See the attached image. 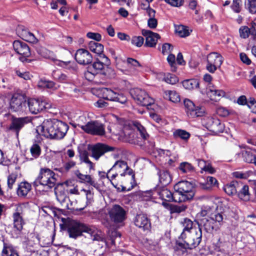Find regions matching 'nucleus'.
Instances as JSON below:
<instances>
[{
    "label": "nucleus",
    "instance_id": "obj_1",
    "mask_svg": "<svg viewBox=\"0 0 256 256\" xmlns=\"http://www.w3.org/2000/svg\"><path fill=\"white\" fill-rule=\"evenodd\" d=\"M214 210L213 206H203L198 214L202 218L198 222V229H194L190 232L181 234L180 238L184 240L188 248L191 249L195 248L200 242L202 236V228L207 232L212 233L213 231L220 230L224 225L226 219V215L222 212L214 211Z\"/></svg>",
    "mask_w": 256,
    "mask_h": 256
},
{
    "label": "nucleus",
    "instance_id": "obj_2",
    "mask_svg": "<svg viewBox=\"0 0 256 256\" xmlns=\"http://www.w3.org/2000/svg\"><path fill=\"white\" fill-rule=\"evenodd\" d=\"M68 129V126L66 123L56 119H50L44 120L42 126H38L36 131L47 138L61 139Z\"/></svg>",
    "mask_w": 256,
    "mask_h": 256
},
{
    "label": "nucleus",
    "instance_id": "obj_3",
    "mask_svg": "<svg viewBox=\"0 0 256 256\" xmlns=\"http://www.w3.org/2000/svg\"><path fill=\"white\" fill-rule=\"evenodd\" d=\"M68 232L69 236L73 238H76L80 236L82 232H86L92 236L93 240H101L102 242L105 244L102 238L96 234L94 228L88 226L76 221H72L68 224Z\"/></svg>",
    "mask_w": 256,
    "mask_h": 256
},
{
    "label": "nucleus",
    "instance_id": "obj_4",
    "mask_svg": "<svg viewBox=\"0 0 256 256\" xmlns=\"http://www.w3.org/2000/svg\"><path fill=\"white\" fill-rule=\"evenodd\" d=\"M128 173L124 174L118 173L108 176V178L110 180L112 184L118 190H130L135 184L134 174L132 170H129Z\"/></svg>",
    "mask_w": 256,
    "mask_h": 256
},
{
    "label": "nucleus",
    "instance_id": "obj_5",
    "mask_svg": "<svg viewBox=\"0 0 256 256\" xmlns=\"http://www.w3.org/2000/svg\"><path fill=\"white\" fill-rule=\"evenodd\" d=\"M56 182L54 172L49 168H42L40 170L36 182L51 188L55 186Z\"/></svg>",
    "mask_w": 256,
    "mask_h": 256
},
{
    "label": "nucleus",
    "instance_id": "obj_6",
    "mask_svg": "<svg viewBox=\"0 0 256 256\" xmlns=\"http://www.w3.org/2000/svg\"><path fill=\"white\" fill-rule=\"evenodd\" d=\"M174 190L182 196V200L178 202L191 200L194 194L193 184L188 181L179 182L174 186Z\"/></svg>",
    "mask_w": 256,
    "mask_h": 256
},
{
    "label": "nucleus",
    "instance_id": "obj_7",
    "mask_svg": "<svg viewBox=\"0 0 256 256\" xmlns=\"http://www.w3.org/2000/svg\"><path fill=\"white\" fill-rule=\"evenodd\" d=\"M28 105L30 112L32 114H37L44 110H48L52 108V104L46 100L30 98Z\"/></svg>",
    "mask_w": 256,
    "mask_h": 256
},
{
    "label": "nucleus",
    "instance_id": "obj_8",
    "mask_svg": "<svg viewBox=\"0 0 256 256\" xmlns=\"http://www.w3.org/2000/svg\"><path fill=\"white\" fill-rule=\"evenodd\" d=\"M130 94L138 104L147 106L154 103V100L144 90L134 88L132 90Z\"/></svg>",
    "mask_w": 256,
    "mask_h": 256
},
{
    "label": "nucleus",
    "instance_id": "obj_9",
    "mask_svg": "<svg viewBox=\"0 0 256 256\" xmlns=\"http://www.w3.org/2000/svg\"><path fill=\"white\" fill-rule=\"evenodd\" d=\"M26 99L24 94L15 93L13 94L10 102V108L14 112H24L26 108Z\"/></svg>",
    "mask_w": 256,
    "mask_h": 256
},
{
    "label": "nucleus",
    "instance_id": "obj_10",
    "mask_svg": "<svg viewBox=\"0 0 256 256\" xmlns=\"http://www.w3.org/2000/svg\"><path fill=\"white\" fill-rule=\"evenodd\" d=\"M184 106L187 116L190 118L202 116L205 114V109L202 107L196 106L194 102L188 99L184 100Z\"/></svg>",
    "mask_w": 256,
    "mask_h": 256
},
{
    "label": "nucleus",
    "instance_id": "obj_11",
    "mask_svg": "<svg viewBox=\"0 0 256 256\" xmlns=\"http://www.w3.org/2000/svg\"><path fill=\"white\" fill-rule=\"evenodd\" d=\"M114 148L102 143H97L90 146L88 150L91 152V156L98 160L105 153L112 152Z\"/></svg>",
    "mask_w": 256,
    "mask_h": 256
},
{
    "label": "nucleus",
    "instance_id": "obj_12",
    "mask_svg": "<svg viewBox=\"0 0 256 256\" xmlns=\"http://www.w3.org/2000/svg\"><path fill=\"white\" fill-rule=\"evenodd\" d=\"M222 58L219 54L211 52L207 56L206 70L211 73H214L217 68L222 63Z\"/></svg>",
    "mask_w": 256,
    "mask_h": 256
},
{
    "label": "nucleus",
    "instance_id": "obj_13",
    "mask_svg": "<svg viewBox=\"0 0 256 256\" xmlns=\"http://www.w3.org/2000/svg\"><path fill=\"white\" fill-rule=\"evenodd\" d=\"M84 132L92 135L102 136L105 134L104 125L98 121H90Z\"/></svg>",
    "mask_w": 256,
    "mask_h": 256
},
{
    "label": "nucleus",
    "instance_id": "obj_14",
    "mask_svg": "<svg viewBox=\"0 0 256 256\" xmlns=\"http://www.w3.org/2000/svg\"><path fill=\"white\" fill-rule=\"evenodd\" d=\"M101 92L104 98L105 99L117 102L122 104L126 102L127 98L124 95L117 94L110 89L102 88Z\"/></svg>",
    "mask_w": 256,
    "mask_h": 256
},
{
    "label": "nucleus",
    "instance_id": "obj_15",
    "mask_svg": "<svg viewBox=\"0 0 256 256\" xmlns=\"http://www.w3.org/2000/svg\"><path fill=\"white\" fill-rule=\"evenodd\" d=\"M104 61L103 60H102ZM104 62H100V60H96L92 64V66L93 70L98 74V72L108 76L112 77L114 76V70L108 66H104Z\"/></svg>",
    "mask_w": 256,
    "mask_h": 256
},
{
    "label": "nucleus",
    "instance_id": "obj_16",
    "mask_svg": "<svg viewBox=\"0 0 256 256\" xmlns=\"http://www.w3.org/2000/svg\"><path fill=\"white\" fill-rule=\"evenodd\" d=\"M126 212L119 205H114L109 211V215L112 220L115 222H120L126 218Z\"/></svg>",
    "mask_w": 256,
    "mask_h": 256
},
{
    "label": "nucleus",
    "instance_id": "obj_17",
    "mask_svg": "<svg viewBox=\"0 0 256 256\" xmlns=\"http://www.w3.org/2000/svg\"><path fill=\"white\" fill-rule=\"evenodd\" d=\"M20 209V208H18L12 215L14 230L17 234H20L25 224L22 212Z\"/></svg>",
    "mask_w": 256,
    "mask_h": 256
},
{
    "label": "nucleus",
    "instance_id": "obj_18",
    "mask_svg": "<svg viewBox=\"0 0 256 256\" xmlns=\"http://www.w3.org/2000/svg\"><path fill=\"white\" fill-rule=\"evenodd\" d=\"M75 59L78 64L86 65L92 62V56L88 50L80 48L75 54Z\"/></svg>",
    "mask_w": 256,
    "mask_h": 256
},
{
    "label": "nucleus",
    "instance_id": "obj_19",
    "mask_svg": "<svg viewBox=\"0 0 256 256\" xmlns=\"http://www.w3.org/2000/svg\"><path fill=\"white\" fill-rule=\"evenodd\" d=\"M126 68L122 69L121 71L126 74L132 75L136 74L138 68L141 67L140 62L136 60L128 58L124 62Z\"/></svg>",
    "mask_w": 256,
    "mask_h": 256
},
{
    "label": "nucleus",
    "instance_id": "obj_20",
    "mask_svg": "<svg viewBox=\"0 0 256 256\" xmlns=\"http://www.w3.org/2000/svg\"><path fill=\"white\" fill-rule=\"evenodd\" d=\"M142 34L146 37L145 45L147 46L154 47L157 43L158 40L160 38V35L150 30H142Z\"/></svg>",
    "mask_w": 256,
    "mask_h": 256
},
{
    "label": "nucleus",
    "instance_id": "obj_21",
    "mask_svg": "<svg viewBox=\"0 0 256 256\" xmlns=\"http://www.w3.org/2000/svg\"><path fill=\"white\" fill-rule=\"evenodd\" d=\"M30 122L31 118L28 116L13 118L10 126V129L16 132V135L18 136L20 130L25 124Z\"/></svg>",
    "mask_w": 256,
    "mask_h": 256
},
{
    "label": "nucleus",
    "instance_id": "obj_22",
    "mask_svg": "<svg viewBox=\"0 0 256 256\" xmlns=\"http://www.w3.org/2000/svg\"><path fill=\"white\" fill-rule=\"evenodd\" d=\"M206 95L211 100L217 102L224 97L226 93L224 90H216L214 86L210 85L206 89Z\"/></svg>",
    "mask_w": 256,
    "mask_h": 256
},
{
    "label": "nucleus",
    "instance_id": "obj_23",
    "mask_svg": "<svg viewBox=\"0 0 256 256\" xmlns=\"http://www.w3.org/2000/svg\"><path fill=\"white\" fill-rule=\"evenodd\" d=\"M13 47L16 53L24 57H28L30 55V48L25 42L15 40L13 43Z\"/></svg>",
    "mask_w": 256,
    "mask_h": 256
},
{
    "label": "nucleus",
    "instance_id": "obj_24",
    "mask_svg": "<svg viewBox=\"0 0 256 256\" xmlns=\"http://www.w3.org/2000/svg\"><path fill=\"white\" fill-rule=\"evenodd\" d=\"M256 23L252 22L250 28L246 26H242L239 29L240 38H248L250 35L252 36L254 39L256 38Z\"/></svg>",
    "mask_w": 256,
    "mask_h": 256
},
{
    "label": "nucleus",
    "instance_id": "obj_25",
    "mask_svg": "<svg viewBox=\"0 0 256 256\" xmlns=\"http://www.w3.org/2000/svg\"><path fill=\"white\" fill-rule=\"evenodd\" d=\"M88 48L92 52L98 54L100 58L103 60L106 63L108 62V58L103 54L104 46L102 44L94 41H90L88 43Z\"/></svg>",
    "mask_w": 256,
    "mask_h": 256
},
{
    "label": "nucleus",
    "instance_id": "obj_26",
    "mask_svg": "<svg viewBox=\"0 0 256 256\" xmlns=\"http://www.w3.org/2000/svg\"><path fill=\"white\" fill-rule=\"evenodd\" d=\"M74 126H78L84 131L87 127V124L90 122L89 118L85 114L78 113L74 116Z\"/></svg>",
    "mask_w": 256,
    "mask_h": 256
},
{
    "label": "nucleus",
    "instance_id": "obj_27",
    "mask_svg": "<svg viewBox=\"0 0 256 256\" xmlns=\"http://www.w3.org/2000/svg\"><path fill=\"white\" fill-rule=\"evenodd\" d=\"M135 225L142 228L144 230H148L150 228V222L147 216L144 214H139L136 216L134 220Z\"/></svg>",
    "mask_w": 256,
    "mask_h": 256
},
{
    "label": "nucleus",
    "instance_id": "obj_28",
    "mask_svg": "<svg viewBox=\"0 0 256 256\" xmlns=\"http://www.w3.org/2000/svg\"><path fill=\"white\" fill-rule=\"evenodd\" d=\"M129 170L131 169L128 168L127 163L125 161L122 160H118L114 163L112 168L110 170L107 174V176H110V172L114 170H115L120 174H124L126 173H128Z\"/></svg>",
    "mask_w": 256,
    "mask_h": 256
},
{
    "label": "nucleus",
    "instance_id": "obj_29",
    "mask_svg": "<svg viewBox=\"0 0 256 256\" xmlns=\"http://www.w3.org/2000/svg\"><path fill=\"white\" fill-rule=\"evenodd\" d=\"M52 76L55 80L62 83H70L72 81L68 76L58 70H53Z\"/></svg>",
    "mask_w": 256,
    "mask_h": 256
},
{
    "label": "nucleus",
    "instance_id": "obj_30",
    "mask_svg": "<svg viewBox=\"0 0 256 256\" xmlns=\"http://www.w3.org/2000/svg\"><path fill=\"white\" fill-rule=\"evenodd\" d=\"M240 186H242L240 182L232 181L224 186L223 190L228 195L232 196L237 194Z\"/></svg>",
    "mask_w": 256,
    "mask_h": 256
},
{
    "label": "nucleus",
    "instance_id": "obj_31",
    "mask_svg": "<svg viewBox=\"0 0 256 256\" xmlns=\"http://www.w3.org/2000/svg\"><path fill=\"white\" fill-rule=\"evenodd\" d=\"M158 194L159 195L160 198L164 200L166 202L178 201L175 199L176 194H173L172 192L167 188H162L158 190Z\"/></svg>",
    "mask_w": 256,
    "mask_h": 256
},
{
    "label": "nucleus",
    "instance_id": "obj_32",
    "mask_svg": "<svg viewBox=\"0 0 256 256\" xmlns=\"http://www.w3.org/2000/svg\"><path fill=\"white\" fill-rule=\"evenodd\" d=\"M242 186L238 188L237 192L238 196L240 198L244 200L248 201L250 199V194L249 192V188L248 186L244 184L241 182Z\"/></svg>",
    "mask_w": 256,
    "mask_h": 256
},
{
    "label": "nucleus",
    "instance_id": "obj_33",
    "mask_svg": "<svg viewBox=\"0 0 256 256\" xmlns=\"http://www.w3.org/2000/svg\"><path fill=\"white\" fill-rule=\"evenodd\" d=\"M37 52L40 55L44 58L50 60L53 62L58 61L54 54L44 47L40 46L38 48Z\"/></svg>",
    "mask_w": 256,
    "mask_h": 256
},
{
    "label": "nucleus",
    "instance_id": "obj_34",
    "mask_svg": "<svg viewBox=\"0 0 256 256\" xmlns=\"http://www.w3.org/2000/svg\"><path fill=\"white\" fill-rule=\"evenodd\" d=\"M158 174L159 177V182L162 185H168L172 180V176L168 170H160Z\"/></svg>",
    "mask_w": 256,
    "mask_h": 256
},
{
    "label": "nucleus",
    "instance_id": "obj_35",
    "mask_svg": "<svg viewBox=\"0 0 256 256\" xmlns=\"http://www.w3.org/2000/svg\"><path fill=\"white\" fill-rule=\"evenodd\" d=\"M32 186L30 184L27 182H22L17 189V194L19 196H26L31 190Z\"/></svg>",
    "mask_w": 256,
    "mask_h": 256
},
{
    "label": "nucleus",
    "instance_id": "obj_36",
    "mask_svg": "<svg viewBox=\"0 0 256 256\" xmlns=\"http://www.w3.org/2000/svg\"><path fill=\"white\" fill-rule=\"evenodd\" d=\"M256 153V149L247 148L242 152L241 155L244 162L252 163Z\"/></svg>",
    "mask_w": 256,
    "mask_h": 256
},
{
    "label": "nucleus",
    "instance_id": "obj_37",
    "mask_svg": "<svg viewBox=\"0 0 256 256\" xmlns=\"http://www.w3.org/2000/svg\"><path fill=\"white\" fill-rule=\"evenodd\" d=\"M56 64L72 73L76 72L78 70V65L74 62H64L58 60Z\"/></svg>",
    "mask_w": 256,
    "mask_h": 256
},
{
    "label": "nucleus",
    "instance_id": "obj_38",
    "mask_svg": "<svg viewBox=\"0 0 256 256\" xmlns=\"http://www.w3.org/2000/svg\"><path fill=\"white\" fill-rule=\"evenodd\" d=\"M54 194L60 202L62 203L66 201L67 197L62 184H58L55 188Z\"/></svg>",
    "mask_w": 256,
    "mask_h": 256
},
{
    "label": "nucleus",
    "instance_id": "obj_39",
    "mask_svg": "<svg viewBox=\"0 0 256 256\" xmlns=\"http://www.w3.org/2000/svg\"><path fill=\"white\" fill-rule=\"evenodd\" d=\"M158 78L171 84H174L178 81V78L175 75L170 73L160 74L158 76Z\"/></svg>",
    "mask_w": 256,
    "mask_h": 256
},
{
    "label": "nucleus",
    "instance_id": "obj_40",
    "mask_svg": "<svg viewBox=\"0 0 256 256\" xmlns=\"http://www.w3.org/2000/svg\"><path fill=\"white\" fill-rule=\"evenodd\" d=\"M76 176L82 183L88 184L94 188H97V183L92 179L90 175L84 174L80 172L76 174Z\"/></svg>",
    "mask_w": 256,
    "mask_h": 256
},
{
    "label": "nucleus",
    "instance_id": "obj_41",
    "mask_svg": "<svg viewBox=\"0 0 256 256\" xmlns=\"http://www.w3.org/2000/svg\"><path fill=\"white\" fill-rule=\"evenodd\" d=\"M21 37L24 40L31 43L36 44L38 41L32 33L26 30H22Z\"/></svg>",
    "mask_w": 256,
    "mask_h": 256
},
{
    "label": "nucleus",
    "instance_id": "obj_42",
    "mask_svg": "<svg viewBox=\"0 0 256 256\" xmlns=\"http://www.w3.org/2000/svg\"><path fill=\"white\" fill-rule=\"evenodd\" d=\"M38 86L42 88H46L52 90L58 88V86L54 82L46 80H40L38 82Z\"/></svg>",
    "mask_w": 256,
    "mask_h": 256
},
{
    "label": "nucleus",
    "instance_id": "obj_43",
    "mask_svg": "<svg viewBox=\"0 0 256 256\" xmlns=\"http://www.w3.org/2000/svg\"><path fill=\"white\" fill-rule=\"evenodd\" d=\"M164 97L174 103L178 102L180 100L179 94L176 91L173 90L165 92Z\"/></svg>",
    "mask_w": 256,
    "mask_h": 256
},
{
    "label": "nucleus",
    "instance_id": "obj_44",
    "mask_svg": "<svg viewBox=\"0 0 256 256\" xmlns=\"http://www.w3.org/2000/svg\"><path fill=\"white\" fill-rule=\"evenodd\" d=\"M150 117L158 124L154 125L156 129L160 132H164V130L160 128V126L166 125V121L162 120L160 116L156 114H151Z\"/></svg>",
    "mask_w": 256,
    "mask_h": 256
},
{
    "label": "nucleus",
    "instance_id": "obj_45",
    "mask_svg": "<svg viewBox=\"0 0 256 256\" xmlns=\"http://www.w3.org/2000/svg\"><path fill=\"white\" fill-rule=\"evenodd\" d=\"M182 86L184 88L191 90L198 88L199 83L196 79L186 80L182 82Z\"/></svg>",
    "mask_w": 256,
    "mask_h": 256
},
{
    "label": "nucleus",
    "instance_id": "obj_46",
    "mask_svg": "<svg viewBox=\"0 0 256 256\" xmlns=\"http://www.w3.org/2000/svg\"><path fill=\"white\" fill-rule=\"evenodd\" d=\"M212 124V126H210V131L216 134L223 132L224 125L222 123L220 122L219 120L215 119V122Z\"/></svg>",
    "mask_w": 256,
    "mask_h": 256
},
{
    "label": "nucleus",
    "instance_id": "obj_47",
    "mask_svg": "<svg viewBox=\"0 0 256 256\" xmlns=\"http://www.w3.org/2000/svg\"><path fill=\"white\" fill-rule=\"evenodd\" d=\"M190 134L185 130L178 129L173 132V136L175 138H181L184 140H187L190 137Z\"/></svg>",
    "mask_w": 256,
    "mask_h": 256
},
{
    "label": "nucleus",
    "instance_id": "obj_48",
    "mask_svg": "<svg viewBox=\"0 0 256 256\" xmlns=\"http://www.w3.org/2000/svg\"><path fill=\"white\" fill-rule=\"evenodd\" d=\"M133 126L134 129L139 132L142 138L144 140H146L149 136L144 127L142 126L138 122L135 121L133 122Z\"/></svg>",
    "mask_w": 256,
    "mask_h": 256
},
{
    "label": "nucleus",
    "instance_id": "obj_49",
    "mask_svg": "<svg viewBox=\"0 0 256 256\" xmlns=\"http://www.w3.org/2000/svg\"><path fill=\"white\" fill-rule=\"evenodd\" d=\"M181 224L184 227V230L182 232H190L194 229H198V228H196L193 226V222L188 218H184L181 222Z\"/></svg>",
    "mask_w": 256,
    "mask_h": 256
},
{
    "label": "nucleus",
    "instance_id": "obj_50",
    "mask_svg": "<svg viewBox=\"0 0 256 256\" xmlns=\"http://www.w3.org/2000/svg\"><path fill=\"white\" fill-rule=\"evenodd\" d=\"M2 256H19L18 252L12 246L4 244L2 251Z\"/></svg>",
    "mask_w": 256,
    "mask_h": 256
},
{
    "label": "nucleus",
    "instance_id": "obj_51",
    "mask_svg": "<svg viewBox=\"0 0 256 256\" xmlns=\"http://www.w3.org/2000/svg\"><path fill=\"white\" fill-rule=\"evenodd\" d=\"M64 184L67 187V191L72 194H80L78 186L72 181H66Z\"/></svg>",
    "mask_w": 256,
    "mask_h": 256
},
{
    "label": "nucleus",
    "instance_id": "obj_52",
    "mask_svg": "<svg viewBox=\"0 0 256 256\" xmlns=\"http://www.w3.org/2000/svg\"><path fill=\"white\" fill-rule=\"evenodd\" d=\"M176 34L180 37H186L190 35V32L188 27L180 25L176 28Z\"/></svg>",
    "mask_w": 256,
    "mask_h": 256
},
{
    "label": "nucleus",
    "instance_id": "obj_53",
    "mask_svg": "<svg viewBox=\"0 0 256 256\" xmlns=\"http://www.w3.org/2000/svg\"><path fill=\"white\" fill-rule=\"evenodd\" d=\"M244 5L250 13L256 12V0H245Z\"/></svg>",
    "mask_w": 256,
    "mask_h": 256
},
{
    "label": "nucleus",
    "instance_id": "obj_54",
    "mask_svg": "<svg viewBox=\"0 0 256 256\" xmlns=\"http://www.w3.org/2000/svg\"><path fill=\"white\" fill-rule=\"evenodd\" d=\"M30 152L34 158H38L41 153V148L40 146L37 144H33L30 148Z\"/></svg>",
    "mask_w": 256,
    "mask_h": 256
},
{
    "label": "nucleus",
    "instance_id": "obj_55",
    "mask_svg": "<svg viewBox=\"0 0 256 256\" xmlns=\"http://www.w3.org/2000/svg\"><path fill=\"white\" fill-rule=\"evenodd\" d=\"M179 169L183 173H186L192 172L194 170V167L188 162H183L180 164L179 166Z\"/></svg>",
    "mask_w": 256,
    "mask_h": 256
},
{
    "label": "nucleus",
    "instance_id": "obj_56",
    "mask_svg": "<svg viewBox=\"0 0 256 256\" xmlns=\"http://www.w3.org/2000/svg\"><path fill=\"white\" fill-rule=\"evenodd\" d=\"M207 184H203L202 188L204 189H210L212 186H214L218 184V181L216 178L212 176H208L206 178Z\"/></svg>",
    "mask_w": 256,
    "mask_h": 256
},
{
    "label": "nucleus",
    "instance_id": "obj_57",
    "mask_svg": "<svg viewBox=\"0 0 256 256\" xmlns=\"http://www.w3.org/2000/svg\"><path fill=\"white\" fill-rule=\"evenodd\" d=\"M232 10L236 13H240L242 10V0H233L232 3L230 6Z\"/></svg>",
    "mask_w": 256,
    "mask_h": 256
},
{
    "label": "nucleus",
    "instance_id": "obj_58",
    "mask_svg": "<svg viewBox=\"0 0 256 256\" xmlns=\"http://www.w3.org/2000/svg\"><path fill=\"white\" fill-rule=\"evenodd\" d=\"M144 38L141 36H133L131 40L132 44L138 47H140L143 44Z\"/></svg>",
    "mask_w": 256,
    "mask_h": 256
},
{
    "label": "nucleus",
    "instance_id": "obj_59",
    "mask_svg": "<svg viewBox=\"0 0 256 256\" xmlns=\"http://www.w3.org/2000/svg\"><path fill=\"white\" fill-rule=\"evenodd\" d=\"M96 74L93 70L92 68L88 67L86 72H84V76L88 81H92L94 80Z\"/></svg>",
    "mask_w": 256,
    "mask_h": 256
},
{
    "label": "nucleus",
    "instance_id": "obj_60",
    "mask_svg": "<svg viewBox=\"0 0 256 256\" xmlns=\"http://www.w3.org/2000/svg\"><path fill=\"white\" fill-rule=\"evenodd\" d=\"M82 192H84L86 196V198L87 200V204H90L94 201V192H92V190H85L82 188L81 190Z\"/></svg>",
    "mask_w": 256,
    "mask_h": 256
},
{
    "label": "nucleus",
    "instance_id": "obj_61",
    "mask_svg": "<svg viewBox=\"0 0 256 256\" xmlns=\"http://www.w3.org/2000/svg\"><path fill=\"white\" fill-rule=\"evenodd\" d=\"M17 174H12L8 178L7 184L9 189H12L13 187V184L15 183L17 178Z\"/></svg>",
    "mask_w": 256,
    "mask_h": 256
},
{
    "label": "nucleus",
    "instance_id": "obj_62",
    "mask_svg": "<svg viewBox=\"0 0 256 256\" xmlns=\"http://www.w3.org/2000/svg\"><path fill=\"white\" fill-rule=\"evenodd\" d=\"M167 60L171 66L172 70L174 72L176 71V67L175 56L172 54H170L167 58Z\"/></svg>",
    "mask_w": 256,
    "mask_h": 256
},
{
    "label": "nucleus",
    "instance_id": "obj_63",
    "mask_svg": "<svg viewBox=\"0 0 256 256\" xmlns=\"http://www.w3.org/2000/svg\"><path fill=\"white\" fill-rule=\"evenodd\" d=\"M166 2L174 7H180L184 4V0H166Z\"/></svg>",
    "mask_w": 256,
    "mask_h": 256
},
{
    "label": "nucleus",
    "instance_id": "obj_64",
    "mask_svg": "<svg viewBox=\"0 0 256 256\" xmlns=\"http://www.w3.org/2000/svg\"><path fill=\"white\" fill-rule=\"evenodd\" d=\"M172 46L168 43H166L162 46V53L164 54H170L172 50Z\"/></svg>",
    "mask_w": 256,
    "mask_h": 256
}]
</instances>
